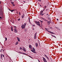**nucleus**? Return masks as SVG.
I'll use <instances>...</instances> for the list:
<instances>
[{
  "label": "nucleus",
  "instance_id": "36",
  "mask_svg": "<svg viewBox=\"0 0 62 62\" xmlns=\"http://www.w3.org/2000/svg\"><path fill=\"white\" fill-rule=\"evenodd\" d=\"M48 19V20H50V18H49Z\"/></svg>",
  "mask_w": 62,
  "mask_h": 62
},
{
  "label": "nucleus",
  "instance_id": "41",
  "mask_svg": "<svg viewBox=\"0 0 62 62\" xmlns=\"http://www.w3.org/2000/svg\"><path fill=\"white\" fill-rule=\"evenodd\" d=\"M0 19H2V17H1V16L0 17Z\"/></svg>",
  "mask_w": 62,
  "mask_h": 62
},
{
  "label": "nucleus",
  "instance_id": "37",
  "mask_svg": "<svg viewBox=\"0 0 62 62\" xmlns=\"http://www.w3.org/2000/svg\"><path fill=\"white\" fill-rule=\"evenodd\" d=\"M34 53L35 54H36V53H36L35 52V51H34Z\"/></svg>",
  "mask_w": 62,
  "mask_h": 62
},
{
  "label": "nucleus",
  "instance_id": "13",
  "mask_svg": "<svg viewBox=\"0 0 62 62\" xmlns=\"http://www.w3.org/2000/svg\"><path fill=\"white\" fill-rule=\"evenodd\" d=\"M49 33H52V34H54V33L53 32H52V31H49Z\"/></svg>",
  "mask_w": 62,
  "mask_h": 62
},
{
  "label": "nucleus",
  "instance_id": "45",
  "mask_svg": "<svg viewBox=\"0 0 62 62\" xmlns=\"http://www.w3.org/2000/svg\"><path fill=\"white\" fill-rule=\"evenodd\" d=\"M34 51H34V50H33V51H32V52L33 53H34Z\"/></svg>",
  "mask_w": 62,
  "mask_h": 62
},
{
  "label": "nucleus",
  "instance_id": "1",
  "mask_svg": "<svg viewBox=\"0 0 62 62\" xmlns=\"http://www.w3.org/2000/svg\"><path fill=\"white\" fill-rule=\"evenodd\" d=\"M26 25V23H25L24 24H22L21 27L22 29H24L25 28Z\"/></svg>",
  "mask_w": 62,
  "mask_h": 62
},
{
  "label": "nucleus",
  "instance_id": "15",
  "mask_svg": "<svg viewBox=\"0 0 62 62\" xmlns=\"http://www.w3.org/2000/svg\"><path fill=\"white\" fill-rule=\"evenodd\" d=\"M9 10L10 11H11V12H13V10H11L10 9H9Z\"/></svg>",
  "mask_w": 62,
  "mask_h": 62
},
{
  "label": "nucleus",
  "instance_id": "19",
  "mask_svg": "<svg viewBox=\"0 0 62 62\" xmlns=\"http://www.w3.org/2000/svg\"><path fill=\"white\" fill-rule=\"evenodd\" d=\"M33 51H36L35 49V48L34 47L33 48Z\"/></svg>",
  "mask_w": 62,
  "mask_h": 62
},
{
  "label": "nucleus",
  "instance_id": "7",
  "mask_svg": "<svg viewBox=\"0 0 62 62\" xmlns=\"http://www.w3.org/2000/svg\"><path fill=\"white\" fill-rule=\"evenodd\" d=\"M23 50L24 52H26V49L24 47H23Z\"/></svg>",
  "mask_w": 62,
  "mask_h": 62
},
{
  "label": "nucleus",
  "instance_id": "50",
  "mask_svg": "<svg viewBox=\"0 0 62 62\" xmlns=\"http://www.w3.org/2000/svg\"><path fill=\"white\" fill-rule=\"evenodd\" d=\"M45 56H46V57L47 56H46V55H44Z\"/></svg>",
  "mask_w": 62,
  "mask_h": 62
},
{
  "label": "nucleus",
  "instance_id": "28",
  "mask_svg": "<svg viewBox=\"0 0 62 62\" xmlns=\"http://www.w3.org/2000/svg\"><path fill=\"white\" fill-rule=\"evenodd\" d=\"M57 29L58 30H59V28H58V27H57Z\"/></svg>",
  "mask_w": 62,
  "mask_h": 62
},
{
  "label": "nucleus",
  "instance_id": "64",
  "mask_svg": "<svg viewBox=\"0 0 62 62\" xmlns=\"http://www.w3.org/2000/svg\"><path fill=\"white\" fill-rule=\"evenodd\" d=\"M45 62H47V61H46Z\"/></svg>",
  "mask_w": 62,
  "mask_h": 62
},
{
  "label": "nucleus",
  "instance_id": "63",
  "mask_svg": "<svg viewBox=\"0 0 62 62\" xmlns=\"http://www.w3.org/2000/svg\"><path fill=\"white\" fill-rule=\"evenodd\" d=\"M2 50H3V49H1V51H2Z\"/></svg>",
  "mask_w": 62,
  "mask_h": 62
},
{
  "label": "nucleus",
  "instance_id": "18",
  "mask_svg": "<svg viewBox=\"0 0 62 62\" xmlns=\"http://www.w3.org/2000/svg\"><path fill=\"white\" fill-rule=\"evenodd\" d=\"M11 4H12V5L13 4H14V2H12V1H11Z\"/></svg>",
  "mask_w": 62,
  "mask_h": 62
},
{
  "label": "nucleus",
  "instance_id": "16",
  "mask_svg": "<svg viewBox=\"0 0 62 62\" xmlns=\"http://www.w3.org/2000/svg\"><path fill=\"white\" fill-rule=\"evenodd\" d=\"M37 37V35H34V39H36V38Z\"/></svg>",
  "mask_w": 62,
  "mask_h": 62
},
{
  "label": "nucleus",
  "instance_id": "12",
  "mask_svg": "<svg viewBox=\"0 0 62 62\" xmlns=\"http://www.w3.org/2000/svg\"><path fill=\"white\" fill-rule=\"evenodd\" d=\"M32 46L31 45H29V48L31 49H32Z\"/></svg>",
  "mask_w": 62,
  "mask_h": 62
},
{
  "label": "nucleus",
  "instance_id": "61",
  "mask_svg": "<svg viewBox=\"0 0 62 62\" xmlns=\"http://www.w3.org/2000/svg\"><path fill=\"white\" fill-rule=\"evenodd\" d=\"M13 23H14V21H13L12 22Z\"/></svg>",
  "mask_w": 62,
  "mask_h": 62
},
{
  "label": "nucleus",
  "instance_id": "11",
  "mask_svg": "<svg viewBox=\"0 0 62 62\" xmlns=\"http://www.w3.org/2000/svg\"><path fill=\"white\" fill-rule=\"evenodd\" d=\"M11 31H13V27H11Z\"/></svg>",
  "mask_w": 62,
  "mask_h": 62
},
{
  "label": "nucleus",
  "instance_id": "33",
  "mask_svg": "<svg viewBox=\"0 0 62 62\" xmlns=\"http://www.w3.org/2000/svg\"><path fill=\"white\" fill-rule=\"evenodd\" d=\"M58 30H59V31H61V30L59 29Z\"/></svg>",
  "mask_w": 62,
  "mask_h": 62
},
{
  "label": "nucleus",
  "instance_id": "27",
  "mask_svg": "<svg viewBox=\"0 0 62 62\" xmlns=\"http://www.w3.org/2000/svg\"><path fill=\"white\" fill-rule=\"evenodd\" d=\"M13 6H14V7L15 6V4H13Z\"/></svg>",
  "mask_w": 62,
  "mask_h": 62
},
{
  "label": "nucleus",
  "instance_id": "24",
  "mask_svg": "<svg viewBox=\"0 0 62 62\" xmlns=\"http://www.w3.org/2000/svg\"><path fill=\"white\" fill-rule=\"evenodd\" d=\"M44 20L45 21H46V22H48V21H47V20H46V19H45Z\"/></svg>",
  "mask_w": 62,
  "mask_h": 62
},
{
  "label": "nucleus",
  "instance_id": "52",
  "mask_svg": "<svg viewBox=\"0 0 62 62\" xmlns=\"http://www.w3.org/2000/svg\"><path fill=\"white\" fill-rule=\"evenodd\" d=\"M45 29L46 30L48 29H46V28H45Z\"/></svg>",
  "mask_w": 62,
  "mask_h": 62
},
{
  "label": "nucleus",
  "instance_id": "31",
  "mask_svg": "<svg viewBox=\"0 0 62 62\" xmlns=\"http://www.w3.org/2000/svg\"><path fill=\"white\" fill-rule=\"evenodd\" d=\"M46 31H47V32H49V30H48V29H47L46 30Z\"/></svg>",
  "mask_w": 62,
  "mask_h": 62
},
{
  "label": "nucleus",
  "instance_id": "8",
  "mask_svg": "<svg viewBox=\"0 0 62 62\" xmlns=\"http://www.w3.org/2000/svg\"><path fill=\"white\" fill-rule=\"evenodd\" d=\"M51 23V20L49 21H47V23L48 25H49Z\"/></svg>",
  "mask_w": 62,
  "mask_h": 62
},
{
  "label": "nucleus",
  "instance_id": "34",
  "mask_svg": "<svg viewBox=\"0 0 62 62\" xmlns=\"http://www.w3.org/2000/svg\"><path fill=\"white\" fill-rule=\"evenodd\" d=\"M44 7H45V8H46L47 7V6H45Z\"/></svg>",
  "mask_w": 62,
  "mask_h": 62
},
{
  "label": "nucleus",
  "instance_id": "44",
  "mask_svg": "<svg viewBox=\"0 0 62 62\" xmlns=\"http://www.w3.org/2000/svg\"><path fill=\"white\" fill-rule=\"evenodd\" d=\"M19 14L20 15H21V13H20V12H19Z\"/></svg>",
  "mask_w": 62,
  "mask_h": 62
},
{
  "label": "nucleus",
  "instance_id": "53",
  "mask_svg": "<svg viewBox=\"0 0 62 62\" xmlns=\"http://www.w3.org/2000/svg\"><path fill=\"white\" fill-rule=\"evenodd\" d=\"M5 51V49H4L3 50V52H4V51Z\"/></svg>",
  "mask_w": 62,
  "mask_h": 62
},
{
  "label": "nucleus",
  "instance_id": "43",
  "mask_svg": "<svg viewBox=\"0 0 62 62\" xmlns=\"http://www.w3.org/2000/svg\"><path fill=\"white\" fill-rule=\"evenodd\" d=\"M48 10V9H46V11H47Z\"/></svg>",
  "mask_w": 62,
  "mask_h": 62
},
{
  "label": "nucleus",
  "instance_id": "38",
  "mask_svg": "<svg viewBox=\"0 0 62 62\" xmlns=\"http://www.w3.org/2000/svg\"><path fill=\"white\" fill-rule=\"evenodd\" d=\"M3 55V57H4V54H2Z\"/></svg>",
  "mask_w": 62,
  "mask_h": 62
},
{
  "label": "nucleus",
  "instance_id": "30",
  "mask_svg": "<svg viewBox=\"0 0 62 62\" xmlns=\"http://www.w3.org/2000/svg\"><path fill=\"white\" fill-rule=\"evenodd\" d=\"M37 32L35 33V34H34V35H37Z\"/></svg>",
  "mask_w": 62,
  "mask_h": 62
},
{
  "label": "nucleus",
  "instance_id": "26",
  "mask_svg": "<svg viewBox=\"0 0 62 62\" xmlns=\"http://www.w3.org/2000/svg\"><path fill=\"white\" fill-rule=\"evenodd\" d=\"M20 20H21V19H20V18H19L18 19V20L19 21Z\"/></svg>",
  "mask_w": 62,
  "mask_h": 62
},
{
  "label": "nucleus",
  "instance_id": "59",
  "mask_svg": "<svg viewBox=\"0 0 62 62\" xmlns=\"http://www.w3.org/2000/svg\"><path fill=\"white\" fill-rule=\"evenodd\" d=\"M57 21H58V19H57Z\"/></svg>",
  "mask_w": 62,
  "mask_h": 62
},
{
  "label": "nucleus",
  "instance_id": "62",
  "mask_svg": "<svg viewBox=\"0 0 62 62\" xmlns=\"http://www.w3.org/2000/svg\"><path fill=\"white\" fill-rule=\"evenodd\" d=\"M2 57H1L0 58H1V59H2Z\"/></svg>",
  "mask_w": 62,
  "mask_h": 62
},
{
  "label": "nucleus",
  "instance_id": "42",
  "mask_svg": "<svg viewBox=\"0 0 62 62\" xmlns=\"http://www.w3.org/2000/svg\"><path fill=\"white\" fill-rule=\"evenodd\" d=\"M33 51V50H32V49L31 50V51H32V52Z\"/></svg>",
  "mask_w": 62,
  "mask_h": 62
},
{
  "label": "nucleus",
  "instance_id": "20",
  "mask_svg": "<svg viewBox=\"0 0 62 62\" xmlns=\"http://www.w3.org/2000/svg\"><path fill=\"white\" fill-rule=\"evenodd\" d=\"M5 41H6V40H7V38L6 37L5 38Z\"/></svg>",
  "mask_w": 62,
  "mask_h": 62
},
{
  "label": "nucleus",
  "instance_id": "56",
  "mask_svg": "<svg viewBox=\"0 0 62 62\" xmlns=\"http://www.w3.org/2000/svg\"><path fill=\"white\" fill-rule=\"evenodd\" d=\"M42 19H43V20H45V19L44 18H42Z\"/></svg>",
  "mask_w": 62,
  "mask_h": 62
},
{
  "label": "nucleus",
  "instance_id": "47",
  "mask_svg": "<svg viewBox=\"0 0 62 62\" xmlns=\"http://www.w3.org/2000/svg\"><path fill=\"white\" fill-rule=\"evenodd\" d=\"M35 26V25H33V26Z\"/></svg>",
  "mask_w": 62,
  "mask_h": 62
},
{
  "label": "nucleus",
  "instance_id": "39",
  "mask_svg": "<svg viewBox=\"0 0 62 62\" xmlns=\"http://www.w3.org/2000/svg\"><path fill=\"white\" fill-rule=\"evenodd\" d=\"M38 1H39V2H40V1H41V0H37Z\"/></svg>",
  "mask_w": 62,
  "mask_h": 62
},
{
  "label": "nucleus",
  "instance_id": "10",
  "mask_svg": "<svg viewBox=\"0 0 62 62\" xmlns=\"http://www.w3.org/2000/svg\"><path fill=\"white\" fill-rule=\"evenodd\" d=\"M17 38L18 41H19V42H20V38H19L18 37H17Z\"/></svg>",
  "mask_w": 62,
  "mask_h": 62
},
{
  "label": "nucleus",
  "instance_id": "46",
  "mask_svg": "<svg viewBox=\"0 0 62 62\" xmlns=\"http://www.w3.org/2000/svg\"><path fill=\"white\" fill-rule=\"evenodd\" d=\"M23 54H25V53H23Z\"/></svg>",
  "mask_w": 62,
  "mask_h": 62
},
{
  "label": "nucleus",
  "instance_id": "6",
  "mask_svg": "<svg viewBox=\"0 0 62 62\" xmlns=\"http://www.w3.org/2000/svg\"><path fill=\"white\" fill-rule=\"evenodd\" d=\"M43 61H44V62H46V60L45 59V58L44 57H43Z\"/></svg>",
  "mask_w": 62,
  "mask_h": 62
},
{
  "label": "nucleus",
  "instance_id": "49",
  "mask_svg": "<svg viewBox=\"0 0 62 62\" xmlns=\"http://www.w3.org/2000/svg\"><path fill=\"white\" fill-rule=\"evenodd\" d=\"M15 9H14V10H13V11H15Z\"/></svg>",
  "mask_w": 62,
  "mask_h": 62
},
{
  "label": "nucleus",
  "instance_id": "23",
  "mask_svg": "<svg viewBox=\"0 0 62 62\" xmlns=\"http://www.w3.org/2000/svg\"><path fill=\"white\" fill-rule=\"evenodd\" d=\"M44 13H43V14H42L41 15V16H43V15H44Z\"/></svg>",
  "mask_w": 62,
  "mask_h": 62
},
{
  "label": "nucleus",
  "instance_id": "22",
  "mask_svg": "<svg viewBox=\"0 0 62 62\" xmlns=\"http://www.w3.org/2000/svg\"><path fill=\"white\" fill-rule=\"evenodd\" d=\"M29 21H30V18L29 17L28 18Z\"/></svg>",
  "mask_w": 62,
  "mask_h": 62
},
{
  "label": "nucleus",
  "instance_id": "3",
  "mask_svg": "<svg viewBox=\"0 0 62 62\" xmlns=\"http://www.w3.org/2000/svg\"><path fill=\"white\" fill-rule=\"evenodd\" d=\"M0 15H1V16H3V11H0Z\"/></svg>",
  "mask_w": 62,
  "mask_h": 62
},
{
  "label": "nucleus",
  "instance_id": "17",
  "mask_svg": "<svg viewBox=\"0 0 62 62\" xmlns=\"http://www.w3.org/2000/svg\"><path fill=\"white\" fill-rule=\"evenodd\" d=\"M18 43H19V42H16L15 44V45H16L18 44Z\"/></svg>",
  "mask_w": 62,
  "mask_h": 62
},
{
  "label": "nucleus",
  "instance_id": "2",
  "mask_svg": "<svg viewBox=\"0 0 62 62\" xmlns=\"http://www.w3.org/2000/svg\"><path fill=\"white\" fill-rule=\"evenodd\" d=\"M35 23H36V24H37V25H38L40 26V27H41V26H40V23H39V21L37 22L36 21L35 22Z\"/></svg>",
  "mask_w": 62,
  "mask_h": 62
},
{
  "label": "nucleus",
  "instance_id": "57",
  "mask_svg": "<svg viewBox=\"0 0 62 62\" xmlns=\"http://www.w3.org/2000/svg\"><path fill=\"white\" fill-rule=\"evenodd\" d=\"M47 58V59H48V60H49V58Z\"/></svg>",
  "mask_w": 62,
  "mask_h": 62
},
{
  "label": "nucleus",
  "instance_id": "14",
  "mask_svg": "<svg viewBox=\"0 0 62 62\" xmlns=\"http://www.w3.org/2000/svg\"><path fill=\"white\" fill-rule=\"evenodd\" d=\"M21 17H22V18H23H23H24V14H23V16H22Z\"/></svg>",
  "mask_w": 62,
  "mask_h": 62
},
{
  "label": "nucleus",
  "instance_id": "21",
  "mask_svg": "<svg viewBox=\"0 0 62 62\" xmlns=\"http://www.w3.org/2000/svg\"><path fill=\"white\" fill-rule=\"evenodd\" d=\"M39 21H40V22L41 23H43V21H42L39 20Z\"/></svg>",
  "mask_w": 62,
  "mask_h": 62
},
{
  "label": "nucleus",
  "instance_id": "9",
  "mask_svg": "<svg viewBox=\"0 0 62 62\" xmlns=\"http://www.w3.org/2000/svg\"><path fill=\"white\" fill-rule=\"evenodd\" d=\"M39 44H38V43H35V46L36 47H38V45Z\"/></svg>",
  "mask_w": 62,
  "mask_h": 62
},
{
  "label": "nucleus",
  "instance_id": "25",
  "mask_svg": "<svg viewBox=\"0 0 62 62\" xmlns=\"http://www.w3.org/2000/svg\"><path fill=\"white\" fill-rule=\"evenodd\" d=\"M20 50H23V48L21 47H20Z\"/></svg>",
  "mask_w": 62,
  "mask_h": 62
},
{
  "label": "nucleus",
  "instance_id": "5",
  "mask_svg": "<svg viewBox=\"0 0 62 62\" xmlns=\"http://www.w3.org/2000/svg\"><path fill=\"white\" fill-rule=\"evenodd\" d=\"M14 32H15L16 33H18V31H17V30L16 29V28H15L14 29Z\"/></svg>",
  "mask_w": 62,
  "mask_h": 62
},
{
  "label": "nucleus",
  "instance_id": "35",
  "mask_svg": "<svg viewBox=\"0 0 62 62\" xmlns=\"http://www.w3.org/2000/svg\"><path fill=\"white\" fill-rule=\"evenodd\" d=\"M52 36H53V37H55V38H56V37H55V36H54V35H52Z\"/></svg>",
  "mask_w": 62,
  "mask_h": 62
},
{
  "label": "nucleus",
  "instance_id": "60",
  "mask_svg": "<svg viewBox=\"0 0 62 62\" xmlns=\"http://www.w3.org/2000/svg\"><path fill=\"white\" fill-rule=\"evenodd\" d=\"M57 27H55V28H57Z\"/></svg>",
  "mask_w": 62,
  "mask_h": 62
},
{
  "label": "nucleus",
  "instance_id": "4",
  "mask_svg": "<svg viewBox=\"0 0 62 62\" xmlns=\"http://www.w3.org/2000/svg\"><path fill=\"white\" fill-rule=\"evenodd\" d=\"M44 10H45V8L43 10H41V12L40 13V15H41L42 13H43V11H44Z\"/></svg>",
  "mask_w": 62,
  "mask_h": 62
},
{
  "label": "nucleus",
  "instance_id": "29",
  "mask_svg": "<svg viewBox=\"0 0 62 62\" xmlns=\"http://www.w3.org/2000/svg\"><path fill=\"white\" fill-rule=\"evenodd\" d=\"M2 56H3V55H2V54H1V57H2Z\"/></svg>",
  "mask_w": 62,
  "mask_h": 62
},
{
  "label": "nucleus",
  "instance_id": "32",
  "mask_svg": "<svg viewBox=\"0 0 62 62\" xmlns=\"http://www.w3.org/2000/svg\"><path fill=\"white\" fill-rule=\"evenodd\" d=\"M47 12H46L44 13V14H47Z\"/></svg>",
  "mask_w": 62,
  "mask_h": 62
},
{
  "label": "nucleus",
  "instance_id": "40",
  "mask_svg": "<svg viewBox=\"0 0 62 62\" xmlns=\"http://www.w3.org/2000/svg\"><path fill=\"white\" fill-rule=\"evenodd\" d=\"M13 27H14V28L16 27V26H14Z\"/></svg>",
  "mask_w": 62,
  "mask_h": 62
},
{
  "label": "nucleus",
  "instance_id": "54",
  "mask_svg": "<svg viewBox=\"0 0 62 62\" xmlns=\"http://www.w3.org/2000/svg\"><path fill=\"white\" fill-rule=\"evenodd\" d=\"M29 22L30 23H31V22H30V21H29Z\"/></svg>",
  "mask_w": 62,
  "mask_h": 62
},
{
  "label": "nucleus",
  "instance_id": "48",
  "mask_svg": "<svg viewBox=\"0 0 62 62\" xmlns=\"http://www.w3.org/2000/svg\"><path fill=\"white\" fill-rule=\"evenodd\" d=\"M35 30V28H33V30Z\"/></svg>",
  "mask_w": 62,
  "mask_h": 62
},
{
  "label": "nucleus",
  "instance_id": "58",
  "mask_svg": "<svg viewBox=\"0 0 62 62\" xmlns=\"http://www.w3.org/2000/svg\"><path fill=\"white\" fill-rule=\"evenodd\" d=\"M46 15H49V14H46Z\"/></svg>",
  "mask_w": 62,
  "mask_h": 62
},
{
  "label": "nucleus",
  "instance_id": "51",
  "mask_svg": "<svg viewBox=\"0 0 62 62\" xmlns=\"http://www.w3.org/2000/svg\"><path fill=\"white\" fill-rule=\"evenodd\" d=\"M50 28H51V29H52V27H50Z\"/></svg>",
  "mask_w": 62,
  "mask_h": 62
},
{
  "label": "nucleus",
  "instance_id": "55",
  "mask_svg": "<svg viewBox=\"0 0 62 62\" xmlns=\"http://www.w3.org/2000/svg\"><path fill=\"white\" fill-rule=\"evenodd\" d=\"M38 60V61H39V62H40V61H39V60Z\"/></svg>",
  "mask_w": 62,
  "mask_h": 62
}]
</instances>
